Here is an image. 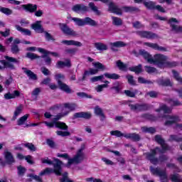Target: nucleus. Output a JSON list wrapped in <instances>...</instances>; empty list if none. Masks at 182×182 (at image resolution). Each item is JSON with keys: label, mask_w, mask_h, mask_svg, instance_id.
Masks as SVG:
<instances>
[{"label": "nucleus", "mask_w": 182, "mask_h": 182, "mask_svg": "<svg viewBox=\"0 0 182 182\" xmlns=\"http://www.w3.org/2000/svg\"><path fill=\"white\" fill-rule=\"evenodd\" d=\"M54 169L46 168L39 173V176H46V174H52V173H55L56 176H62V164H63V162L59 160V159H54Z\"/></svg>", "instance_id": "obj_1"}, {"label": "nucleus", "mask_w": 182, "mask_h": 182, "mask_svg": "<svg viewBox=\"0 0 182 182\" xmlns=\"http://www.w3.org/2000/svg\"><path fill=\"white\" fill-rule=\"evenodd\" d=\"M92 65L95 66V68H90L88 70H85L81 80H86V77H87V76L97 75V73H99V70H106V66L103 65V64L99 62L92 63Z\"/></svg>", "instance_id": "obj_2"}, {"label": "nucleus", "mask_w": 182, "mask_h": 182, "mask_svg": "<svg viewBox=\"0 0 182 182\" xmlns=\"http://www.w3.org/2000/svg\"><path fill=\"white\" fill-rule=\"evenodd\" d=\"M4 58L6 60H0V70H4V69H11V70H14V69H15V65H14V63H18V60L8 55L4 56Z\"/></svg>", "instance_id": "obj_3"}, {"label": "nucleus", "mask_w": 182, "mask_h": 182, "mask_svg": "<svg viewBox=\"0 0 182 182\" xmlns=\"http://www.w3.org/2000/svg\"><path fill=\"white\" fill-rule=\"evenodd\" d=\"M150 171L154 176H158L161 182H168V175H167V169H161L160 168L150 167Z\"/></svg>", "instance_id": "obj_4"}, {"label": "nucleus", "mask_w": 182, "mask_h": 182, "mask_svg": "<svg viewBox=\"0 0 182 182\" xmlns=\"http://www.w3.org/2000/svg\"><path fill=\"white\" fill-rule=\"evenodd\" d=\"M55 77L58 82V85L60 90H63V92H65V93H72V89H70V87H69V85H68L66 83L62 82V80H65L64 75L56 74L55 75Z\"/></svg>", "instance_id": "obj_5"}, {"label": "nucleus", "mask_w": 182, "mask_h": 182, "mask_svg": "<svg viewBox=\"0 0 182 182\" xmlns=\"http://www.w3.org/2000/svg\"><path fill=\"white\" fill-rule=\"evenodd\" d=\"M129 107H130L132 112H136L139 113V112H146L150 109V105L146 103H136V104H129Z\"/></svg>", "instance_id": "obj_6"}, {"label": "nucleus", "mask_w": 182, "mask_h": 182, "mask_svg": "<svg viewBox=\"0 0 182 182\" xmlns=\"http://www.w3.org/2000/svg\"><path fill=\"white\" fill-rule=\"evenodd\" d=\"M166 60H168V57L167 55L156 54L154 56L153 62L151 63L156 65L158 68H164Z\"/></svg>", "instance_id": "obj_7"}, {"label": "nucleus", "mask_w": 182, "mask_h": 182, "mask_svg": "<svg viewBox=\"0 0 182 182\" xmlns=\"http://www.w3.org/2000/svg\"><path fill=\"white\" fill-rule=\"evenodd\" d=\"M180 22L176 18H171L168 20V23L171 28V31L174 33H182V26H178Z\"/></svg>", "instance_id": "obj_8"}, {"label": "nucleus", "mask_w": 182, "mask_h": 182, "mask_svg": "<svg viewBox=\"0 0 182 182\" xmlns=\"http://www.w3.org/2000/svg\"><path fill=\"white\" fill-rule=\"evenodd\" d=\"M157 150H160V148L156 147L155 149H151V152H147L144 154L147 160H149V161L152 164H155V165L159 163V159L156 157V155L157 154Z\"/></svg>", "instance_id": "obj_9"}, {"label": "nucleus", "mask_w": 182, "mask_h": 182, "mask_svg": "<svg viewBox=\"0 0 182 182\" xmlns=\"http://www.w3.org/2000/svg\"><path fill=\"white\" fill-rule=\"evenodd\" d=\"M60 29L64 35H68V36H77V33L71 28L66 23H59Z\"/></svg>", "instance_id": "obj_10"}, {"label": "nucleus", "mask_w": 182, "mask_h": 182, "mask_svg": "<svg viewBox=\"0 0 182 182\" xmlns=\"http://www.w3.org/2000/svg\"><path fill=\"white\" fill-rule=\"evenodd\" d=\"M85 160V153L77 151L76 154L73 159H68V166H71V164H79Z\"/></svg>", "instance_id": "obj_11"}, {"label": "nucleus", "mask_w": 182, "mask_h": 182, "mask_svg": "<svg viewBox=\"0 0 182 182\" xmlns=\"http://www.w3.org/2000/svg\"><path fill=\"white\" fill-rule=\"evenodd\" d=\"M164 119H166L164 126H172V124H174L180 120V117L177 115H170V114H166L162 116Z\"/></svg>", "instance_id": "obj_12"}, {"label": "nucleus", "mask_w": 182, "mask_h": 182, "mask_svg": "<svg viewBox=\"0 0 182 182\" xmlns=\"http://www.w3.org/2000/svg\"><path fill=\"white\" fill-rule=\"evenodd\" d=\"M136 33L138 36H140V38H145L146 39H156V38H159L157 34L151 31H136Z\"/></svg>", "instance_id": "obj_13"}, {"label": "nucleus", "mask_w": 182, "mask_h": 182, "mask_svg": "<svg viewBox=\"0 0 182 182\" xmlns=\"http://www.w3.org/2000/svg\"><path fill=\"white\" fill-rule=\"evenodd\" d=\"M72 11L76 14H85V12H89V7L82 4H76L73 6Z\"/></svg>", "instance_id": "obj_14"}, {"label": "nucleus", "mask_w": 182, "mask_h": 182, "mask_svg": "<svg viewBox=\"0 0 182 182\" xmlns=\"http://www.w3.org/2000/svg\"><path fill=\"white\" fill-rule=\"evenodd\" d=\"M42 21H37L34 23L31 24V28L36 32L37 33H43L45 32V29L42 26Z\"/></svg>", "instance_id": "obj_15"}, {"label": "nucleus", "mask_w": 182, "mask_h": 182, "mask_svg": "<svg viewBox=\"0 0 182 182\" xmlns=\"http://www.w3.org/2000/svg\"><path fill=\"white\" fill-rule=\"evenodd\" d=\"M144 45H145V46H148L149 48H152V49H155V50H160L161 52H167V48L160 46L157 43H144Z\"/></svg>", "instance_id": "obj_16"}, {"label": "nucleus", "mask_w": 182, "mask_h": 182, "mask_svg": "<svg viewBox=\"0 0 182 182\" xmlns=\"http://www.w3.org/2000/svg\"><path fill=\"white\" fill-rule=\"evenodd\" d=\"M109 46L112 50L114 52H117V49L116 48H124L127 46V43L123 41H116L114 43H110Z\"/></svg>", "instance_id": "obj_17"}, {"label": "nucleus", "mask_w": 182, "mask_h": 182, "mask_svg": "<svg viewBox=\"0 0 182 182\" xmlns=\"http://www.w3.org/2000/svg\"><path fill=\"white\" fill-rule=\"evenodd\" d=\"M21 8L24 9L26 12H30V14H33V12H36V9H38V5L36 4H23L21 5Z\"/></svg>", "instance_id": "obj_18"}, {"label": "nucleus", "mask_w": 182, "mask_h": 182, "mask_svg": "<svg viewBox=\"0 0 182 182\" xmlns=\"http://www.w3.org/2000/svg\"><path fill=\"white\" fill-rule=\"evenodd\" d=\"M4 158L7 164H14V163L16 161L12 153L8 151H4Z\"/></svg>", "instance_id": "obj_19"}, {"label": "nucleus", "mask_w": 182, "mask_h": 182, "mask_svg": "<svg viewBox=\"0 0 182 182\" xmlns=\"http://www.w3.org/2000/svg\"><path fill=\"white\" fill-rule=\"evenodd\" d=\"M109 11L112 12V14H116L117 15H122V9L119 8V6L114 3H110L109 5Z\"/></svg>", "instance_id": "obj_20"}, {"label": "nucleus", "mask_w": 182, "mask_h": 182, "mask_svg": "<svg viewBox=\"0 0 182 182\" xmlns=\"http://www.w3.org/2000/svg\"><path fill=\"white\" fill-rule=\"evenodd\" d=\"M22 70H23L30 80H38V75L32 72V70H28L26 68H22Z\"/></svg>", "instance_id": "obj_21"}, {"label": "nucleus", "mask_w": 182, "mask_h": 182, "mask_svg": "<svg viewBox=\"0 0 182 182\" xmlns=\"http://www.w3.org/2000/svg\"><path fill=\"white\" fill-rule=\"evenodd\" d=\"M21 96V92L18 90H14L13 93L7 92L4 95V99L6 100H10V99H16Z\"/></svg>", "instance_id": "obj_22"}, {"label": "nucleus", "mask_w": 182, "mask_h": 182, "mask_svg": "<svg viewBox=\"0 0 182 182\" xmlns=\"http://www.w3.org/2000/svg\"><path fill=\"white\" fill-rule=\"evenodd\" d=\"M124 137H125V139H130L132 141H140V140H141L140 135L136 133L125 134Z\"/></svg>", "instance_id": "obj_23"}, {"label": "nucleus", "mask_w": 182, "mask_h": 182, "mask_svg": "<svg viewBox=\"0 0 182 182\" xmlns=\"http://www.w3.org/2000/svg\"><path fill=\"white\" fill-rule=\"evenodd\" d=\"M139 55L143 56V58H144V59H146V60H147L149 63H153V57L151 56V55L147 53V51L144 50H139Z\"/></svg>", "instance_id": "obj_24"}, {"label": "nucleus", "mask_w": 182, "mask_h": 182, "mask_svg": "<svg viewBox=\"0 0 182 182\" xmlns=\"http://www.w3.org/2000/svg\"><path fill=\"white\" fill-rule=\"evenodd\" d=\"M94 113L96 114V116L101 117V120H105V119H106V116L105 115V113H103V109H102V108H100V107L98 105L95 107Z\"/></svg>", "instance_id": "obj_25"}, {"label": "nucleus", "mask_w": 182, "mask_h": 182, "mask_svg": "<svg viewBox=\"0 0 182 182\" xmlns=\"http://www.w3.org/2000/svg\"><path fill=\"white\" fill-rule=\"evenodd\" d=\"M15 28L18 31V32L23 33V35H26L27 36H31L32 35V32L28 28H23L19 25H16Z\"/></svg>", "instance_id": "obj_26"}, {"label": "nucleus", "mask_w": 182, "mask_h": 182, "mask_svg": "<svg viewBox=\"0 0 182 182\" xmlns=\"http://www.w3.org/2000/svg\"><path fill=\"white\" fill-rule=\"evenodd\" d=\"M68 114H69V111L66 112L58 113L57 115H53L52 121L55 123H58V120H60V119H62V117H65V116H68Z\"/></svg>", "instance_id": "obj_27"}, {"label": "nucleus", "mask_w": 182, "mask_h": 182, "mask_svg": "<svg viewBox=\"0 0 182 182\" xmlns=\"http://www.w3.org/2000/svg\"><path fill=\"white\" fill-rule=\"evenodd\" d=\"M61 43H63L64 45H68V46H82V43L73 40H64L61 42Z\"/></svg>", "instance_id": "obj_28"}, {"label": "nucleus", "mask_w": 182, "mask_h": 182, "mask_svg": "<svg viewBox=\"0 0 182 182\" xmlns=\"http://www.w3.org/2000/svg\"><path fill=\"white\" fill-rule=\"evenodd\" d=\"M72 64H70V60L68 59L65 62L63 61H58L57 63V68H70Z\"/></svg>", "instance_id": "obj_29"}, {"label": "nucleus", "mask_w": 182, "mask_h": 182, "mask_svg": "<svg viewBox=\"0 0 182 182\" xmlns=\"http://www.w3.org/2000/svg\"><path fill=\"white\" fill-rule=\"evenodd\" d=\"M110 89L111 90H115V93H120V90L123 89V86L122 85V83L115 82Z\"/></svg>", "instance_id": "obj_30"}, {"label": "nucleus", "mask_w": 182, "mask_h": 182, "mask_svg": "<svg viewBox=\"0 0 182 182\" xmlns=\"http://www.w3.org/2000/svg\"><path fill=\"white\" fill-rule=\"evenodd\" d=\"M71 21L75 22L77 26H85V18H80L77 17H73L71 18Z\"/></svg>", "instance_id": "obj_31"}, {"label": "nucleus", "mask_w": 182, "mask_h": 182, "mask_svg": "<svg viewBox=\"0 0 182 182\" xmlns=\"http://www.w3.org/2000/svg\"><path fill=\"white\" fill-rule=\"evenodd\" d=\"M85 25H90V26H97V22L92 19L90 17H85L84 18Z\"/></svg>", "instance_id": "obj_32"}, {"label": "nucleus", "mask_w": 182, "mask_h": 182, "mask_svg": "<svg viewBox=\"0 0 182 182\" xmlns=\"http://www.w3.org/2000/svg\"><path fill=\"white\" fill-rule=\"evenodd\" d=\"M22 110H23V105H20L16 107V109L14 111V115L13 117V120H16L18 114H21V113H22Z\"/></svg>", "instance_id": "obj_33"}, {"label": "nucleus", "mask_w": 182, "mask_h": 182, "mask_svg": "<svg viewBox=\"0 0 182 182\" xmlns=\"http://www.w3.org/2000/svg\"><path fill=\"white\" fill-rule=\"evenodd\" d=\"M157 83L159 85V86H173L171 81H170L168 79H160L157 81Z\"/></svg>", "instance_id": "obj_34"}, {"label": "nucleus", "mask_w": 182, "mask_h": 182, "mask_svg": "<svg viewBox=\"0 0 182 182\" xmlns=\"http://www.w3.org/2000/svg\"><path fill=\"white\" fill-rule=\"evenodd\" d=\"M94 46L97 50H107V46L103 43H95Z\"/></svg>", "instance_id": "obj_35"}, {"label": "nucleus", "mask_w": 182, "mask_h": 182, "mask_svg": "<svg viewBox=\"0 0 182 182\" xmlns=\"http://www.w3.org/2000/svg\"><path fill=\"white\" fill-rule=\"evenodd\" d=\"M104 76L105 77H107V79H112L114 80H117V79H120V75H119V74H116V73H106L104 74Z\"/></svg>", "instance_id": "obj_36"}, {"label": "nucleus", "mask_w": 182, "mask_h": 182, "mask_svg": "<svg viewBox=\"0 0 182 182\" xmlns=\"http://www.w3.org/2000/svg\"><path fill=\"white\" fill-rule=\"evenodd\" d=\"M161 146L162 149H157V151H159V153H161V154L166 153L167 151L170 150V146H168V145L167 144H166L165 142H163L162 144H160Z\"/></svg>", "instance_id": "obj_37"}, {"label": "nucleus", "mask_w": 182, "mask_h": 182, "mask_svg": "<svg viewBox=\"0 0 182 182\" xmlns=\"http://www.w3.org/2000/svg\"><path fill=\"white\" fill-rule=\"evenodd\" d=\"M122 9L124 12H139L140 9L134 6H124Z\"/></svg>", "instance_id": "obj_38"}, {"label": "nucleus", "mask_w": 182, "mask_h": 182, "mask_svg": "<svg viewBox=\"0 0 182 182\" xmlns=\"http://www.w3.org/2000/svg\"><path fill=\"white\" fill-rule=\"evenodd\" d=\"M144 5L147 9L154 10L156 8V3L154 1H144Z\"/></svg>", "instance_id": "obj_39"}, {"label": "nucleus", "mask_w": 182, "mask_h": 182, "mask_svg": "<svg viewBox=\"0 0 182 182\" xmlns=\"http://www.w3.org/2000/svg\"><path fill=\"white\" fill-rule=\"evenodd\" d=\"M55 127L60 129V130H68L69 129V127L65 122H55Z\"/></svg>", "instance_id": "obj_40"}, {"label": "nucleus", "mask_w": 182, "mask_h": 182, "mask_svg": "<svg viewBox=\"0 0 182 182\" xmlns=\"http://www.w3.org/2000/svg\"><path fill=\"white\" fill-rule=\"evenodd\" d=\"M28 117H29V114H26L24 116L20 117L18 120H17L18 126H22L23 124H25V122L28 120Z\"/></svg>", "instance_id": "obj_41"}, {"label": "nucleus", "mask_w": 182, "mask_h": 182, "mask_svg": "<svg viewBox=\"0 0 182 182\" xmlns=\"http://www.w3.org/2000/svg\"><path fill=\"white\" fill-rule=\"evenodd\" d=\"M112 23L113 25H115V26H121V25H123V21H122V18L119 17L112 16Z\"/></svg>", "instance_id": "obj_42"}, {"label": "nucleus", "mask_w": 182, "mask_h": 182, "mask_svg": "<svg viewBox=\"0 0 182 182\" xmlns=\"http://www.w3.org/2000/svg\"><path fill=\"white\" fill-rule=\"evenodd\" d=\"M124 93L128 97H136V95L139 93V90H135L134 91H131L129 90H124Z\"/></svg>", "instance_id": "obj_43"}, {"label": "nucleus", "mask_w": 182, "mask_h": 182, "mask_svg": "<svg viewBox=\"0 0 182 182\" xmlns=\"http://www.w3.org/2000/svg\"><path fill=\"white\" fill-rule=\"evenodd\" d=\"M116 63L119 70H122L124 72H126V70H127V65L124 64L123 62H122V60H117Z\"/></svg>", "instance_id": "obj_44"}, {"label": "nucleus", "mask_w": 182, "mask_h": 182, "mask_svg": "<svg viewBox=\"0 0 182 182\" xmlns=\"http://www.w3.org/2000/svg\"><path fill=\"white\" fill-rule=\"evenodd\" d=\"M167 103H168L171 106H181V102L178 101V100H173V99H167L166 100Z\"/></svg>", "instance_id": "obj_45"}, {"label": "nucleus", "mask_w": 182, "mask_h": 182, "mask_svg": "<svg viewBox=\"0 0 182 182\" xmlns=\"http://www.w3.org/2000/svg\"><path fill=\"white\" fill-rule=\"evenodd\" d=\"M141 130L144 133H150L151 134H154V133H156V128L154 127H144L141 128Z\"/></svg>", "instance_id": "obj_46"}, {"label": "nucleus", "mask_w": 182, "mask_h": 182, "mask_svg": "<svg viewBox=\"0 0 182 182\" xmlns=\"http://www.w3.org/2000/svg\"><path fill=\"white\" fill-rule=\"evenodd\" d=\"M129 70L131 72H134L136 75H139V73H141V65H139L138 66L135 67H130Z\"/></svg>", "instance_id": "obj_47"}, {"label": "nucleus", "mask_w": 182, "mask_h": 182, "mask_svg": "<svg viewBox=\"0 0 182 182\" xmlns=\"http://www.w3.org/2000/svg\"><path fill=\"white\" fill-rule=\"evenodd\" d=\"M171 181L172 182H182V177L178 174L171 175Z\"/></svg>", "instance_id": "obj_48"}, {"label": "nucleus", "mask_w": 182, "mask_h": 182, "mask_svg": "<svg viewBox=\"0 0 182 182\" xmlns=\"http://www.w3.org/2000/svg\"><path fill=\"white\" fill-rule=\"evenodd\" d=\"M0 12L4 15H12L14 11L9 8L0 7Z\"/></svg>", "instance_id": "obj_49"}, {"label": "nucleus", "mask_w": 182, "mask_h": 182, "mask_svg": "<svg viewBox=\"0 0 182 182\" xmlns=\"http://www.w3.org/2000/svg\"><path fill=\"white\" fill-rule=\"evenodd\" d=\"M39 93H41V88L39 87H37L33 90V92H31V97L33 100H36L38 96L39 95Z\"/></svg>", "instance_id": "obj_50"}, {"label": "nucleus", "mask_w": 182, "mask_h": 182, "mask_svg": "<svg viewBox=\"0 0 182 182\" xmlns=\"http://www.w3.org/2000/svg\"><path fill=\"white\" fill-rule=\"evenodd\" d=\"M177 66V63L174 61H168L166 60L165 64H164V68H176Z\"/></svg>", "instance_id": "obj_51"}, {"label": "nucleus", "mask_w": 182, "mask_h": 182, "mask_svg": "<svg viewBox=\"0 0 182 182\" xmlns=\"http://www.w3.org/2000/svg\"><path fill=\"white\" fill-rule=\"evenodd\" d=\"M168 141H182V138L178 135L171 134L169 136Z\"/></svg>", "instance_id": "obj_52"}, {"label": "nucleus", "mask_w": 182, "mask_h": 182, "mask_svg": "<svg viewBox=\"0 0 182 182\" xmlns=\"http://www.w3.org/2000/svg\"><path fill=\"white\" fill-rule=\"evenodd\" d=\"M88 6L90 8V9H92L93 11V12H95L97 15H100V11H98L97 9V6H96L95 5V3L93 2H90L88 4Z\"/></svg>", "instance_id": "obj_53"}, {"label": "nucleus", "mask_w": 182, "mask_h": 182, "mask_svg": "<svg viewBox=\"0 0 182 182\" xmlns=\"http://www.w3.org/2000/svg\"><path fill=\"white\" fill-rule=\"evenodd\" d=\"M17 170L18 176H21V177L25 175V173H26V168L22 166H18L17 167Z\"/></svg>", "instance_id": "obj_54"}, {"label": "nucleus", "mask_w": 182, "mask_h": 182, "mask_svg": "<svg viewBox=\"0 0 182 182\" xmlns=\"http://www.w3.org/2000/svg\"><path fill=\"white\" fill-rule=\"evenodd\" d=\"M64 107L68 109L70 112H73V110L76 109V105L75 104H70V103H65Z\"/></svg>", "instance_id": "obj_55"}, {"label": "nucleus", "mask_w": 182, "mask_h": 182, "mask_svg": "<svg viewBox=\"0 0 182 182\" xmlns=\"http://www.w3.org/2000/svg\"><path fill=\"white\" fill-rule=\"evenodd\" d=\"M102 79H105V75L92 77L90 78V82L95 83V82H99L100 80H102Z\"/></svg>", "instance_id": "obj_56"}, {"label": "nucleus", "mask_w": 182, "mask_h": 182, "mask_svg": "<svg viewBox=\"0 0 182 182\" xmlns=\"http://www.w3.org/2000/svg\"><path fill=\"white\" fill-rule=\"evenodd\" d=\"M138 82L139 83H144V84H147V85H152L153 82L144 79L143 77H138Z\"/></svg>", "instance_id": "obj_57"}, {"label": "nucleus", "mask_w": 182, "mask_h": 182, "mask_svg": "<svg viewBox=\"0 0 182 182\" xmlns=\"http://www.w3.org/2000/svg\"><path fill=\"white\" fill-rule=\"evenodd\" d=\"M144 68L147 73H156L157 72V69L154 67L145 66Z\"/></svg>", "instance_id": "obj_58"}, {"label": "nucleus", "mask_w": 182, "mask_h": 182, "mask_svg": "<svg viewBox=\"0 0 182 182\" xmlns=\"http://www.w3.org/2000/svg\"><path fill=\"white\" fill-rule=\"evenodd\" d=\"M60 182H73V181L69 179V178L68 177V172H65L63 174V178H60Z\"/></svg>", "instance_id": "obj_59"}, {"label": "nucleus", "mask_w": 182, "mask_h": 182, "mask_svg": "<svg viewBox=\"0 0 182 182\" xmlns=\"http://www.w3.org/2000/svg\"><path fill=\"white\" fill-rule=\"evenodd\" d=\"M172 73L176 80H177L178 82H180V83H182V77L180 76V74H178V73L174 70H172Z\"/></svg>", "instance_id": "obj_60"}, {"label": "nucleus", "mask_w": 182, "mask_h": 182, "mask_svg": "<svg viewBox=\"0 0 182 182\" xmlns=\"http://www.w3.org/2000/svg\"><path fill=\"white\" fill-rule=\"evenodd\" d=\"M161 110H164V113H170L171 112V109L168 108L166 105L160 107V109H156V112H160Z\"/></svg>", "instance_id": "obj_61"}, {"label": "nucleus", "mask_w": 182, "mask_h": 182, "mask_svg": "<svg viewBox=\"0 0 182 182\" xmlns=\"http://www.w3.org/2000/svg\"><path fill=\"white\" fill-rule=\"evenodd\" d=\"M126 77H127V79L128 80V83H129V85H132V86H135L136 81H134L133 75H128L126 76Z\"/></svg>", "instance_id": "obj_62"}, {"label": "nucleus", "mask_w": 182, "mask_h": 182, "mask_svg": "<svg viewBox=\"0 0 182 182\" xmlns=\"http://www.w3.org/2000/svg\"><path fill=\"white\" fill-rule=\"evenodd\" d=\"M11 50L12 53H14V55L18 54V53L20 50L19 46H18V45H15V44L11 45Z\"/></svg>", "instance_id": "obj_63"}, {"label": "nucleus", "mask_w": 182, "mask_h": 182, "mask_svg": "<svg viewBox=\"0 0 182 182\" xmlns=\"http://www.w3.org/2000/svg\"><path fill=\"white\" fill-rule=\"evenodd\" d=\"M85 181H87V182H103V181H102V179H100V178H95L93 177L87 178L85 179Z\"/></svg>", "instance_id": "obj_64"}]
</instances>
